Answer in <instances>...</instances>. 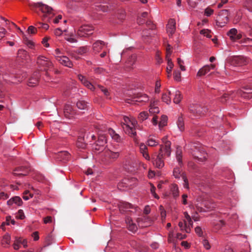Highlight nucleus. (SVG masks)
<instances>
[{"mask_svg":"<svg viewBox=\"0 0 252 252\" xmlns=\"http://www.w3.org/2000/svg\"><path fill=\"white\" fill-rule=\"evenodd\" d=\"M140 227H147L152 223V220L148 216H144L137 219V220Z\"/></svg>","mask_w":252,"mask_h":252,"instance_id":"nucleus-17","label":"nucleus"},{"mask_svg":"<svg viewBox=\"0 0 252 252\" xmlns=\"http://www.w3.org/2000/svg\"><path fill=\"white\" fill-rule=\"evenodd\" d=\"M182 97L181 93L179 91L176 90L174 94V97L173 98V102L176 104H178L180 102Z\"/></svg>","mask_w":252,"mask_h":252,"instance_id":"nucleus-40","label":"nucleus"},{"mask_svg":"<svg viewBox=\"0 0 252 252\" xmlns=\"http://www.w3.org/2000/svg\"><path fill=\"white\" fill-rule=\"evenodd\" d=\"M76 114V111L73 109L70 104H66L64 108V114L66 118L71 119L73 118Z\"/></svg>","mask_w":252,"mask_h":252,"instance_id":"nucleus-13","label":"nucleus"},{"mask_svg":"<svg viewBox=\"0 0 252 252\" xmlns=\"http://www.w3.org/2000/svg\"><path fill=\"white\" fill-rule=\"evenodd\" d=\"M230 60L232 65L238 66L245 65L250 62L249 59L243 56H233Z\"/></svg>","mask_w":252,"mask_h":252,"instance_id":"nucleus-6","label":"nucleus"},{"mask_svg":"<svg viewBox=\"0 0 252 252\" xmlns=\"http://www.w3.org/2000/svg\"><path fill=\"white\" fill-rule=\"evenodd\" d=\"M132 100L133 103L139 105H143L149 100V96L143 93L137 94L133 98Z\"/></svg>","mask_w":252,"mask_h":252,"instance_id":"nucleus-7","label":"nucleus"},{"mask_svg":"<svg viewBox=\"0 0 252 252\" xmlns=\"http://www.w3.org/2000/svg\"><path fill=\"white\" fill-rule=\"evenodd\" d=\"M78 77L81 83L88 89L92 91H94L96 89L95 87L91 82H90L84 76L79 74L78 75Z\"/></svg>","mask_w":252,"mask_h":252,"instance_id":"nucleus-19","label":"nucleus"},{"mask_svg":"<svg viewBox=\"0 0 252 252\" xmlns=\"http://www.w3.org/2000/svg\"><path fill=\"white\" fill-rule=\"evenodd\" d=\"M98 143H100V145L102 146V147H100L98 149V150H100L103 148V145L106 143V139L105 137H99L98 140L97 141Z\"/></svg>","mask_w":252,"mask_h":252,"instance_id":"nucleus-54","label":"nucleus"},{"mask_svg":"<svg viewBox=\"0 0 252 252\" xmlns=\"http://www.w3.org/2000/svg\"><path fill=\"white\" fill-rule=\"evenodd\" d=\"M170 191L174 197H176L179 196V188L177 185L175 184H171L170 186Z\"/></svg>","mask_w":252,"mask_h":252,"instance_id":"nucleus-33","label":"nucleus"},{"mask_svg":"<svg viewBox=\"0 0 252 252\" xmlns=\"http://www.w3.org/2000/svg\"><path fill=\"white\" fill-rule=\"evenodd\" d=\"M17 243H21L23 245L24 248L28 247V242L26 239H23L22 238L19 237L16 238L14 243L13 244V248L15 250H18L19 249V247L18 246Z\"/></svg>","mask_w":252,"mask_h":252,"instance_id":"nucleus-27","label":"nucleus"},{"mask_svg":"<svg viewBox=\"0 0 252 252\" xmlns=\"http://www.w3.org/2000/svg\"><path fill=\"white\" fill-rule=\"evenodd\" d=\"M129 183H125V184H127V186L131 187L132 186H135L137 184V180L135 178H131L128 181Z\"/></svg>","mask_w":252,"mask_h":252,"instance_id":"nucleus-52","label":"nucleus"},{"mask_svg":"<svg viewBox=\"0 0 252 252\" xmlns=\"http://www.w3.org/2000/svg\"><path fill=\"white\" fill-rule=\"evenodd\" d=\"M105 45V43L101 40H97L93 44V49L95 53H98Z\"/></svg>","mask_w":252,"mask_h":252,"instance_id":"nucleus-23","label":"nucleus"},{"mask_svg":"<svg viewBox=\"0 0 252 252\" xmlns=\"http://www.w3.org/2000/svg\"><path fill=\"white\" fill-rule=\"evenodd\" d=\"M26 77L27 74L26 73H23L21 76L16 75V76H14V79H12L11 81L13 83H18V82H22L26 78Z\"/></svg>","mask_w":252,"mask_h":252,"instance_id":"nucleus-35","label":"nucleus"},{"mask_svg":"<svg viewBox=\"0 0 252 252\" xmlns=\"http://www.w3.org/2000/svg\"><path fill=\"white\" fill-rule=\"evenodd\" d=\"M163 144L160 146V149H162L164 151V154L167 155V157H169L171 155V142L168 141L167 139V136H165L161 139Z\"/></svg>","mask_w":252,"mask_h":252,"instance_id":"nucleus-10","label":"nucleus"},{"mask_svg":"<svg viewBox=\"0 0 252 252\" xmlns=\"http://www.w3.org/2000/svg\"><path fill=\"white\" fill-rule=\"evenodd\" d=\"M23 167H19L17 169H16L14 171V172H13V174L15 175H17V176H20V175H23V176H26L28 174V171L27 170H23Z\"/></svg>","mask_w":252,"mask_h":252,"instance_id":"nucleus-39","label":"nucleus"},{"mask_svg":"<svg viewBox=\"0 0 252 252\" xmlns=\"http://www.w3.org/2000/svg\"><path fill=\"white\" fill-rule=\"evenodd\" d=\"M11 237L10 236L6 234L4 235L1 240V244L4 247H7L10 243Z\"/></svg>","mask_w":252,"mask_h":252,"instance_id":"nucleus-34","label":"nucleus"},{"mask_svg":"<svg viewBox=\"0 0 252 252\" xmlns=\"http://www.w3.org/2000/svg\"><path fill=\"white\" fill-rule=\"evenodd\" d=\"M105 156L109 158L116 159L120 156V153L118 152H113L110 150H106L105 152Z\"/></svg>","mask_w":252,"mask_h":252,"instance_id":"nucleus-30","label":"nucleus"},{"mask_svg":"<svg viewBox=\"0 0 252 252\" xmlns=\"http://www.w3.org/2000/svg\"><path fill=\"white\" fill-rule=\"evenodd\" d=\"M94 30V27L91 25H84L79 29L78 34L80 36L86 37L91 35Z\"/></svg>","mask_w":252,"mask_h":252,"instance_id":"nucleus-9","label":"nucleus"},{"mask_svg":"<svg viewBox=\"0 0 252 252\" xmlns=\"http://www.w3.org/2000/svg\"><path fill=\"white\" fill-rule=\"evenodd\" d=\"M184 221L186 226H188L187 228V233H189L191 230V228L192 227L193 221L191 220V217L187 212L184 213Z\"/></svg>","mask_w":252,"mask_h":252,"instance_id":"nucleus-18","label":"nucleus"},{"mask_svg":"<svg viewBox=\"0 0 252 252\" xmlns=\"http://www.w3.org/2000/svg\"><path fill=\"white\" fill-rule=\"evenodd\" d=\"M118 207L121 211L125 212L128 209L132 208L133 206L128 202L121 201L119 202Z\"/></svg>","mask_w":252,"mask_h":252,"instance_id":"nucleus-28","label":"nucleus"},{"mask_svg":"<svg viewBox=\"0 0 252 252\" xmlns=\"http://www.w3.org/2000/svg\"><path fill=\"white\" fill-rule=\"evenodd\" d=\"M200 33L201 34L204 35L207 37L210 38L211 35L210 34V32L208 30H202L200 31Z\"/></svg>","mask_w":252,"mask_h":252,"instance_id":"nucleus-64","label":"nucleus"},{"mask_svg":"<svg viewBox=\"0 0 252 252\" xmlns=\"http://www.w3.org/2000/svg\"><path fill=\"white\" fill-rule=\"evenodd\" d=\"M170 92L163 93L162 95L161 99L162 101L168 104L171 103V98L170 97Z\"/></svg>","mask_w":252,"mask_h":252,"instance_id":"nucleus-41","label":"nucleus"},{"mask_svg":"<svg viewBox=\"0 0 252 252\" xmlns=\"http://www.w3.org/2000/svg\"><path fill=\"white\" fill-rule=\"evenodd\" d=\"M182 174H186L182 170L181 167H176L174 168L173 171V175L176 179H180V177L182 178Z\"/></svg>","mask_w":252,"mask_h":252,"instance_id":"nucleus-31","label":"nucleus"},{"mask_svg":"<svg viewBox=\"0 0 252 252\" xmlns=\"http://www.w3.org/2000/svg\"><path fill=\"white\" fill-rule=\"evenodd\" d=\"M237 94L239 95L246 99L252 98V92H251V90H247L246 92L243 90H239L237 91Z\"/></svg>","mask_w":252,"mask_h":252,"instance_id":"nucleus-29","label":"nucleus"},{"mask_svg":"<svg viewBox=\"0 0 252 252\" xmlns=\"http://www.w3.org/2000/svg\"><path fill=\"white\" fill-rule=\"evenodd\" d=\"M230 97L231 98L232 97L230 96L228 94L225 93L220 97V101L222 103H225L226 102L227 100L229 99Z\"/></svg>","mask_w":252,"mask_h":252,"instance_id":"nucleus-56","label":"nucleus"},{"mask_svg":"<svg viewBox=\"0 0 252 252\" xmlns=\"http://www.w3.org/2000/svg\"><path fill=\"white\" fill-rule=\"evenodd\" d=\"M182 179L184 182V187L187 189H189V181L186 174H182Z\"/></svg>","mask_w":252,"mask_h":252,"instance_id":"nucleus-53","label":"nucleus"},{"mask_svg":"<svg viewBox=\"0 0 252 252\" xmlns=\"http://www.w3.org/2000/svg\"><path fill=\"white\" fill-rule=\"evenodd\" d=\"M158 101L151 100L150 105L149 112L151 114H158L159 112V108L158 107Z\"/></svg>","mask_w":252,"mask_h":252,"instance_id":"nucleus-21","label":"nucleus"},{"mask_svg":"<svg viewBox=\"0 0 252 252\" xmlns=\"http://www.w3.org/2000/svg\"><path fill=\"white\" fill-rule=\"evenodd\" d=\"M177 125L181 131H183L184 130V122L183 118L182 117L178 118V121L177 122Z\"/></svg>","mask_w":252,"mask_h":252,"instance_id":"nucleus-43","label":"nucleus"},{"mask_svg":"<svg viewBox=\"0 0 252 252\" xmlns=\"http://www.w3.org/2000/svg\"><path fill=\"white\" fill-rule=\"evenodd\" d=\"M201 0H187L188 4L190 8H195L199 2Z\"/></svg>","mask_w":252,"mask_h":252,"instance_id":"nucleus-46","label":"nucleus"},{"mask_svg":"<svg viewBox=\"0 0 252 252\" xmlns=\"http://www.w3.org/2000/svg\"><path fill=\"white\" fill-rule=\"evenodd\" d=\"M147 144L149 146L154 147L158 145L159 142L153 137H149L147 141Z\"/></svg>","mask_w":252,"mask_h":252,"instance_id":"nucleus-36","label":"nucleus"},{"mask_svg":"<svg viewBox=\"0 0 252 252\" xmlns=\"http://www.w3.org/2000/svg\"><path fill=\"white\" fill-rule=\"evenodd\" d=\"M35 6L38 8L42 13H44V18L48 17V19H50L55 14L53 8L46 4L38 2L35 4Z\"/></svg>","mask_w":252,"mask_h":252,"instance_id":"nucleus-4","label":"nucleus"},{"mask_svg":"<svg viewBox=\"0 0 252 252\" xmlns=\"http://www.w3.org/2000/svg\"><path fill=\"white\" fill-rule=\"evenodd\" d=\"M61 64L64 65L65 66H67L69 68H72L73 67V63L70 60V59L66 56H64L63 57H62L58 61Z\"/></svg>","mask_w":252,"mask_h":252,"instance_id":"nucleus-22","label":"nucleus"},{"mask_svg":"<svg viewBox=\"0 0 252 252\" xmlns=\"http://www.w3.org/2000/svg\"><path fill=\"white\" fill-rule=\"evenodd\" d=\"M167 157V155L164 154V151L162 149H159L158 154L156 158H153V165L157 168L160 169L164 166V159Z\"/></svg>","mask_w":252,"mask_h":252,"instance_id":"nucleus-3","label":"nucleus"},{"mask_svg":"<svg viewBox=\"0 0 252 252\" xmlns=\"http://www.w3.org/2000/svg\"><path fill=\"white\" fill-rule=\"evenodd\" d=\"M54 55L56 59L58 61L62 57H63L62 50L59 48H56L55 50Z\"/></svg>","mask_w":252,"mask_h":252,"instance_id":"nucleus-45","label":"nucleus"},{"mask_svg":"<svg viewBox=\"0 0 252 252\" xmlns=\"http://www.w3.org/2000/svg\"><path fill=\"white\" fill-rule=\"evenodd\" d=\"M89 49L87 46H83L78 49V53L80 55H82L87 53Z\"/></svg>","mask_w":252,"mask_h":252,"instance_id":"nucleus-60","label":"nucleus"},{"mask_svg":"<svg viewBox=\"0 0 252 252\" xmlns=\"http://www.w3.org/2000/svg\"><path fill=\"white\" fill-rule=\"evenodd\" d=\"M189 110L193 114H196L199 116L204 115L207 111L206 108L202 107L201 105L197 104L190 105Z\"/></svg>","mask_w":252,"mask_h":252,"instance_id":"nucleus-12","label":"nucleus"},{"mask_svg":"<svg viewBox=\"0 0 252 252\" xmlns=\"http://www.w3.org/2000/svg\"><path fill=\"white\" fill-rule=\"evenodd\" d=\"M228 10H221L218 17L217 20V24L220 27H223L228 22Z\"/></svg>","mask_w":252,"mask_h":252,"instance_id":"nucleus-8","label":"nucleus"},{"mask_svg":"<svg viewBox=\"0 0 252 252\" xmlns=\"http://www.w3.org/2000/svg\"><path fill=\"white\" fill-rule=\"evenodd\" d=\"M195 232L199 237L203 236V232L200 226H197L195 228Z\"/></svg>","mask_w":252,"mask_h":252,"instance_id":"nucleus-62","label":"nucleus"},{"mask_svg":"<svg viewBox=\"0 0 252 252\" xmlns=\"http://www.w3.org/2000/svg\"><path fill=\"white\" fill-rule=\"evenodd\" d=\"M173 77L175 81L180 82L181 80V74L180 70H175L173 72Z\"/></svg>","mask_w":252,"mask_h":252,"instance_id":"nucleus-48","label":"nucleus"},{"mask_svg":"<svg viewBox=\"0 0 252 252\" xmlns=\"http://www.w3.org/2000/svg\"><path fill=\"white\" fill-rule=\"evenodd\" d=\"M167 117L165 115H162L160 118V120L158 123V126L159 128L163 127L166 125L167 122Z\"/></svg>","mask_w":252,"mask_h":252,"instance_id":"nucleus-42","label":"nucleus"},{"mask_svg":"<svg viewBox=\"0 0 252 252\" xmlns=\"http://www.w3.org/2000/svg\"><path fill=\"white\" fill-rule=\"evenodd\" d=\"M70 157V154L67 151H61L58 153L57 158L59 160L66 162Z\"/></svg>","mask_w":252,"mask_h":252,"instance_id":"nucleus-25","label":"nucleus"},{"mask_svg":"<svg viewBox=\"0 0 252 252\" xmlns=\"http://www.w3.org/2000/svg\"><path fill=\"white\" fill-rule=\"evenodd\" d=\"M216 68L215 64H210V65H206L200 68L197 73V76H201L205 75L210 72L211 70H214Z\"/></svg>","mask_w":252,"mask_h":252,"instance_id":"nucleus-16","label":"nucleus"},{"mask_svg":"<svg viewBox=\"0 0 252 252\" xmlns=\"http://www.w3.org/2000/svg\"><path fill=\"white\" fill-rule=\"evenodd\" d=\"M202 244L203 245L204 248L205 249H206L207 250L210 249L211 246H210V244L209 241L207 240H206L205 239H203L202 240Z\"/></svg>","mask_w":252,"mask_h":252,"instance_id":"nucleus-61","label":"nucleus"},{"mask_svg":"<svg viewBox=\"0 0 252 252\" xmlns=\"http://www.w3.org/2000/svg\"><path fill=\"white\" fill-rule=\"evenodd\" d=\"M108 132L113 139L118 142L120 141L121 138L120 135L116 133L113 129L109 128Z\"/></svg>","mask_w":252,"mask_h":252,"instance_id":"nucleus-37","label":"nucleus"},{"mask_svg":"<svg viewBox=\"0 0 252 252\" xmlns=\"http://www.w3.org/2000/svg\"><path fill=\"white\" fill-rule=\"evenodd\" d=\"M76 106L79 109L84 110L87 108V103L84 100H79L76 103Z\"/></svg>","mask_w":252,"mask_h":252,"instance_id":"nucleus-44","label":"nucleus"},{"mask_svg":"<svg viewBox=\"0 0 252 252\" xmlns=\"http://www.w3.org/2000/svg\"><path fill=\"white\" fill-rule=\"evenodd\" d=\"M245 6L250 12H252V0H249L245 2Z\"/></svg>","mask_w":252,"mask_h":252,"instance_id":"nucleus-63","label":"nucleus"},{"mask_svg":"<svg viewBox=\"0 0 252 252\" xmlns=\"http://www.w3.org/2000/svg\"><path fill=\"white\" fill-rule=\"evenodd\" d=\"M125 168L127 170L134 168L137 164L136 157L133 154H130L125 157L124 160Z\"/></svg>","mask_w":252,"mask_h":252,"instance_id":"nucleus-5","label":"nucleus"},{"mask_svg":"<svg viewBox=\"0 0 252 252\" xmlns=\"http://www.w3.org/2000/svg\"><path fill=\"white\" fill-rule=\"evenodd\" d=\"M140 153L143 157L147 160H150V157L148 153V148L144 143H141L139 145Z\"/></svg>","mask_w":252,"mask_h":252,"instance_id":"nucleus-26","label":"nucleus"},{"mask_svg":"<svg viewBox=\"0 0 252 252\" xmlns=\"http://www.w3.org/2000/svg\"><path fill=\"white\" fill-rule=\"evenodd\" d=\"M214 13V10L210 7H207L204 10V15L206 16H210Z\"/></svg>","mask_w":252,"mask_h":252,"instance_id":"nucleus-58","label":"nucleus"},{"mask_svg":"<svg viewBox=\"0 0 252 252\" xmlns=\"http://www.w3.org/2000/svg\"><path fill=\"white\" fill-rule=\"evenodd\" d=\"M148 113L146 111H143L141 112L138 116V119L139 120L143 121L148 118Z\"/></svg>","mask_w":252,"mask_h":252,"instance_id":"nucleus-49","label":"nucleus"},{"mask_svg":"<svg viewBox=\"0 0 252 252\" xmlns=\"http://www.w3.org/2000/svg\"><path fill=\"white\" fill-rule=\"evenodd\" d=\"M137 123L132 117L123 116L121 125L126 134L134 138L136 135L135 126Z\"/></svg>","mask_w":252,"mask_h":252,"instance_id":"nucleus-1","label":"nucleus"},{"mask_svg":"<svg viewBox=\"0 0 252 252\" xmlns=\"http://www.w3.org/2000/svg\"><path fill=\"white\" fill-rule=\"evenodd\" d=\"M33 195L29 192V191L26 190L24 192L23 196V198L25 200H29L30 198H32Z\"/></svg>","mask_w":252,"mask_h":252,"instance_id":"nucleus-59","label":"nucleus"},{"mask_svg":"<svg viewBox=\"0 0 252 252\" xmlns=\"http://www.w3.org/2000/svg\"><path fill=\"white\" fill-rule=\"evenodd\" d=\"M37 63L41 69L47 71H51L53 69V64L49 59L44 56H39L37 58ZM46 75H48V73L46 72Z\"/></svg>","mask_w":252,"mask_h":252,"instance_id":"nucleus-2","label":"nucleus"},{"mask_svg":"<svg viewBox=\"0 0 252 252\" xmlns=\"http://www.w3.org/2000/svg\"><path fill=\"white\" fill-rule=\"evenodd\" d=\"M17 57L22 60H26L28 57V54L25 50L20 49L18 51Z\"/></svg>","mask_w":252,"mask_h":252,"instance_id":"nucleus-38","label":"nucleus"},{"mask_svg":"<svg viewBox=\"0 0 252 252\" xmlns=\"http://www.w3.org/2000/svg\"><path fill=\"white\" fill-rule=\"evenodd\" d=\"M166 59L167 61V66L166 67V71L172 72V68L174 66V64L172 62L171 59L170 58V56L172 54L171 47V46L168 44L167 47L166 48Z\"/></svg>","mask_w":252,"mask_h":252,"instance_id":"nucleus-11","label":"nucleus"},{"mask_svg":"<svg viewBox=\"0 0 252 252\" xmlns=\"http://www.w3.org/2000/svg\"><path fill=\"white\" fill-rule=\"evenodd\" d=\"M15 217L17 219L23 220L25 218L24 212L22 210H19L16 213Z\"/></svg>","mask_w":252,"mask_h":252,"instance_id":"nucleus-55","label":"nucleus"},{"mask_svg":"<svg viewBox=\"0 0 252 252\" xmlns=\"http://www.w3.org/2000/svg\"><path fill=\"white\" fill-rule=\"evenodd\" d=\"M23 203V201L21 198L19 196H14L7 201V204L9 206H12L13 204H15L17 206H21Z\"/></svg>","mask_w":252,"mask_h":252,"instance_id":"nucleus-24","label":"nucleus"},{"mask_svg":"<svg viewBox=\"0 0 252 252\" xmlns=\"http://www.w3.org/2000/svg\"><path fill=\"white\" fill-rule=\"evenodd\" d=\"M77 146L81 149H85L86 147V144L84 142V139L82 138H79L76 143Z\"/></svg>","mask_w":252,"mask_h":252,"instance_id":"nucleus-47","label":"nucleus"},{"mask_svg":"<svg viewBox=\"0 0 252 252\" xmlns=\"http://www.w3.org/2000/svg\"><path fill=\"white\" fill-rule=\"evenodd\" d=\"M64 39L65 40L71 43H75L77 42V40L74 37L73 35L69 36L68 35H65L64 36Z\"/></svg>","mask_w":252,"mask_h":252,"instance_id":"nucleus-50","label":"nucleus"},{"mask_svg":"<svg viewBox=\"0 0 252 252\" xmlns=\"http://www.w3.org/2000/svg\"><path fill=\"white\" fill-rule=\"evenodd\" d=\"M36 26H37L38 28L43 29L45 30H47L49 28V26L47 24L42 23L41 22H37Z\"/></svg>","mask_w":252,"mask_h":252,"instance_id":"nucleus-51","label":"nucleus"},{"mask_svg":"<svg viewBox=\"0 0 252 252\" xmlns=\"http://www.w3.org/2000/svg\"><path fill=\"white\" fill-rule=\"evenodd\" d=\"M125 221L127 224V228L129 231H131L132 232H134L137 230V226L136 224L133 222L132 220L130 217H126V218Z\"/></svg>","mask_w":252,"mask_h":252,"instance_id":"nucleus-20","label":"nucleus"},{"mask_svg":"<svg viewBox=\"0 0 252 252\" xmlns=\"http://www.w3.org/2000/svg\"><path fill=\"white\" fill-rule=\"evenodd\" d=\"M177 63L182 71L186 70V67L184 65V63L180 58L177 59Z\"/></svg>","mask_w":252,"mask_h":252,"instance_id":"nucleus-57","label":"nucleus"},{"mask_svg":"<svg viewBox=\"0 0 252 252\" xmlns=\"http://www.w3.org/2000/svg\"><path fill=\"white\" fill-rule=\"evenodd\" d=\"M227 35L233 41H237L242 37V33H238L237 30L235 28L230 30L227 32Z\"/></svg>","mask_w":252,"mask_h":252,"instance_id":"nucleus-15","label":"nucleus"},{"mask_svg":"<svg viewBox=\"0 0 252 252\" xmlns=\"http://www.w3.org/2000/svg\"><path fill=\"white\" fill-rule=\"evenodd\" d=\"M167 32L169 37H171L176 31V21L173 19L169 20L166 25Z\"/></svg>","mask_w":252,"mask_h":252,"instance_id":"nucleus-14","label":"nucleus"},{"mask_svg":"<svg viewBox=\"0 0 252 252\" xmlns=\"http://www.w3.org/2000/svg\"><path fill=\"white\" fill-rule=\"evenodd\" d=\"M39 76L37 73L33 74V76L29 79L28 85L30 87H33L36 85L38 81Z\"/></svg>","mask_w":252,"mask_h":252,"instance_id":"nucleus-32","label":"nucleus"}]
</instances>
